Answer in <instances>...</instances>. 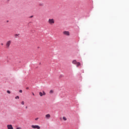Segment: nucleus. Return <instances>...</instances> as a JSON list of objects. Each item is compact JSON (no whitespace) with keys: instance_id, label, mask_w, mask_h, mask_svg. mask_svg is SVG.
<instances>
[{"instance_id":"f257e3e1","label":"nucleus","mask_w":129,"mask_h":129,"mask_svg":"<svg viewBox=\"0 0 129 129\" xmlns=\"http://www.w3.org/2000/svg\"><path fill=\"white\" fill-rule=\"evenodd\" d=\"M47 23L49 25H50V26H52V25L55 24V19L53 18H49L47 21Z\"/></svg>"},{"instance_id":"f03ea898","label":"nucleus","mask_w":129,"mask_h":129,"mask_svg":"<svg viewBox=\"0 0 129 129\" xmlns=\"http://www.w3.org/2000/svg\"><path fill=\"white\" fill-rule=\"evenodd\" d=\"M11 44H12V40H9L6 42V46L7 49H10V46H11Z\"/></svg>"},{"instance_id":"7ed1b4c3","label":"nucleus","mask_w":129,"mask_h":129,"mask_svg":"<svg viewBox=\"0 0 129 129\" xmlns=\"http://www.w3.org/2000/svg\"><path fill=\"white\" fill-rule=\"evenodd\" d=\"M72 63L75 65H77V67H79L80 66H81V63L80 62H77L76 60H74L72 61Z\"/></svg>"},{"instance_id":"20e7f679","label":"nucleus","mask_w":129,"mask_h":129,"mask_svg":"<svg viewBox=\"0 0 129 129\" xmlns=\"http://www.w3.org/2000/svg\"><path fill=\"white\" fill-rule=\"evenodd\" d=\"M31 127L33 129H40L41 128V127H40V126L38 125H31Z\"/></svg>"},{"instance_id":"39448f33","label":"nucleus","mask_w":129,"mask_h":129,"mask_svg":"<svg viewBox=\"0 0 129 129\" xmlns=\"http://www.w3.org/2000/svg\"><path fill=\"white\" fill-rule=\"evenodd\" d=\"M63 34L64 36H70V32L69 31H63Z\"/></svg>"},{"instance_id":"423d86ee","label":"nucleus","mask_w":129,"mask_h":129,"mask_svg":"<svg viewBox=\"0 0 129 129\" xmlns=\"http://www.w3.org/2000/svg\"><path fill=\"white\" fill-rule=\"evenodd\" d=\"M7 128L8 129H14L13 127V125L12 124L7 125Z\"/></svg>"},{"instance_id":"0eeeda50","label":"nucleus","mask_w":129,"mask_h":129,"mask_svg":"<svg viewBox=\"0 0 129 129\" xmlns=\"http://www.w3.org/2000/svg\"><path fill=\"white\" fill-rule=\"evenodd\" d=\"M50 117H51V115H50V114H47L45 115V118H46V119H49V118H50Z\"/></svg>"},{"instance_id":"6e6552de","label":"nucleus","mask_w":129,"mask_h":129,"mask_svg":"<svg viewBox=\"0 0 129 129\" xmlns=\"http://www.w3.org/2000/svg\"><path fill=\"white\" fill-rule=\"evenodd\" d=\"M39 95L40 96H42L43 95H46V93L44 91H43V93L42 92H39Z\"/></svg>"},{"instance_id":"1a4fd4ad","label":"nucleus","mask_w":129,"mask_h":129,"mask_svg":"<svg viewBox=\"0 0 129 129\" xmlns=\"http://www.w3.org/2000/svg\"><path fill=\"white\" fill-rule=\"evenodd\" d=\"M54 91L52 90H51L49 92V93H50V94H52V93H53Z\"/></svg>"},{"instance_id":"9d476101","label":"nucleus","mask_w":129,"mask_h":129,"mask_svg":"<svg viewBox=\"0 0 129 129\" xmlns=\"http://www.w3.org/2000/svg\"><path fill=\"white\" fill-rule=\"evenodd\" d=\"M63 120H67V118L66 117H63Z\"/></svg>"},{"instance_id":"9b49d317","label":"nucleus","mask_w":129,"mask_h":129,"mask_svg":"<svg viewBox=\"0 0 129 129\" xmlns=\"http://www.w3.org/2000/svg\"><path fill=\"white\" fill-rule=\"evenodd\" d=\"M18 36H20V34H15V38H17V37H18Z\"/></svg>"},{"instance_id":"f8f14e48","label":"nucleus","mask_w":129,"mask_h":129,"mask_svg":"<svg viewBox=\"0 0 129 129\" xmlns=\"http://www.w3.org/2000/svg\"><path fill=\"white\" fill-rule=\"evenodd\" d=\"M7 93H8L9 94H11V91H10L9 90H8L7 91Z\"/></svg>"},{"instance_id":"ddd939ff","label":"nucleus","mask_w":129,"mask_h":129,"mask_svg":"<svg viewBox=\"0 0 129 129\" xmlns=\"http://www.w3.org/2000/svg\"><path fill=\"white\" fill-rule=\"evenodd\" d=\"M19 98H20V97H19V96H17L15 97L16 99H19Z\"/></svg>"},{"instance_id":"4468645a","label":"nucleus","mask_w":129,"mask_h":129,"mask_svg":"<svg viewBox=\"0 0 129 129\" xmlns=\"http://www.w3.org/2000/svg\"><path fill=\"white\" fill-rule=\"evenodd\" d=\"M21 104L22 105H24L25 104V102H24V101L21 102Z\"/></svg>"},{"instance_id":"2eb2a0df","label":"nucleus","mask_w":129,"mask_h":129,"mask_svg":"<svg viewBox=\"0 0 129 129\" xmlns=\"http://www.w3.org/2000/svg\"><path fill=\"white\" fill-rule=\"evenodd\" d=\"M16 129H22L21 127H17Z\"/></svg>"},{"instance_id":"dca6fc26","label":"nucleus","mask_w":129,"mask_h":129,"mask_svg":"<svg viewBox=\"0 0 129 129\" xmlns=\"http://www.w3.org/2000/svg\"><path fill=\"white\" fill-rule=\"evenodd\" d=\"M19 92H20V93H23V91H22V90H20L19 91Z\"/></svg>"},{"instance_id":"f3484780","label":"nucleus","mask_w":129,"mask_h":129,"mask_svg":"<svg viewBox=\"0 0 129 129\" xmlns=\"http://www.w3.org/2000/svg\"><path fill=\"white\" fill-rule=\"evenodd\" d=\"M32 95H33V96H35V94L34 93V92H32Z\"/></svg>"},{"instance_id":"a211bd4d","label":"nucleus","mask_w":129,"mask_h":129,"mask_svg":"<svg viewBox=\"0 0 129 129\" xmlns=\"http://www.w3.org/2000/svg\"><path fill=\"white\" fill-rule=\"evenodd\" d=\"M35 119V120H38L39 119V118H36Z\"/></svg>"},{"instance_id":"6ab92c4d","label":"nucleus","mask_w":129,"mask_h":129,"mask_svg":"<svg viewBox=\"0 0 129 129\" xmlns=\"http://www.w3.org/2000/svg\"><path fill=\"white\" fill-rule=\"evenodd\" d=\"M2 46L4 45V43H1Z\"/></svg>"},{"instance_id":"aec40b11","label":"nucleus","mask_w":129,"mask_h":129,"mask_svg":"<svg viewBox=\"0 0 129 129\" xmlns=\"http://www.w3.org/2000/svg\"><path fill=\"white\" fill-rule=\"evenodd\" d=\"M39 6H43V4H40Z\"/></svg>"},{"instance_id":"412c9836","label":"nucleus","mask_w":129,"mask_h":129,"mask_svg":"<svg viewBox=\"0 0 129 129\" xmlns=\"http://www.w3.org/2000/svg\"><path fill=\"white\" fill-rule=\"evenodd\" d=\"M26 89H27V90L29 89V87H27Z\"/></svg>"},{"instance_id":"4be33fe9","label":"nucleus","mask_w":129,"mask_h":129,"mask_svg":"<svg viewBox=\"0 0 129 129\" xmlns=\"http://www.w3.org/2000/svg\"><path fill=\"white\" fill-rule=\"evenodd\" d=\"M31 18H33V16H31Z\"/></svg>"},{"instance_id":"5701e85b","label":"nucleus","mask_w":129,"mask_h":129,"mask_svg":"<svg viewBox=\"0 0 129 129\" xmlns=\"http://www.w3.org/2000/svg\"><path fill=\"white\" fill-rule=\"evenodd\" d=\"M26 108H28V107H26Z\"/></svg>"}]
</instances>
